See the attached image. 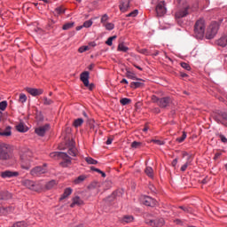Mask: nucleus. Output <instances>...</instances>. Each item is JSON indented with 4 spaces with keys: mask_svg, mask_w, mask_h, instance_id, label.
<instances>
[{
    "mask_svg": "<svg viewBox=\"0 0 227 227\" xmlns=\"http://www.w3.org/2000/svg\"><path fill=\"white\" fill-rule=\"evenodd\" d=\"M13 210L12 207H0V215H8Z\"/></svg>",
    "mask_w": 227,
    "mask_h": 227,
    "instance_id": "5701e85b",
    "label": "nucleus"
},
{
    "mask_svg": "<svg viewBox=\"0 0 227 227\" xmlns=\"http://www.w3.org/2000/svg\"><path fill=\"white\" fill-rule=\"evenodd\" d=\"M84 205V200L81 199L79 196H74L72 198V203L70 204V207L74 208V207H82Z\"/></svg>",
    "mask_w": 227,
    "mask_h": 227,
    "instance_id": "f8f14e48",
    "label": "nucleus"
},
{
    "mask_svg": "<svg viewBox=\"0 0 227 227\" xmlns=\"http://www.w3.org/2000/svg\"><path fill=\"white\" fill-rule=\"evenodd\" d=\"M55 15H61V13H65V11L61 7H57L54 12Z\"/></svg>",
    "mask_w": 227,
    "mask_h": 227,
    "instance_id": "3c124183",
    "label": "nucleus"
},
{
    "mask_svg": "<svg viewBox=\"0 0 227 227\" xmlns=\"http://www.w3.org/2000/svg\"><path fill=\"white\" fill-rule=\"evenodd\" d=\"M180 75H181V77H189V74L183 73V72L180 73Z\"/></svg>",
    "mask_w": 227,
    "mask_h": 227,
    "instance_id": "338daca9",
    "label": "nucleus"
},
{
    "mask_svg": "<svg viewBox=\"0 0 227 227\" xmlns=\"http://www.w3.org/2000/svg\"><path fill=\"white\" fill-rule=\"evenodd\" d=\"M85 160L87 163L89 164H92V165H96V164H98V161L91 157H87L85 158Z\"/></svg>",
    "mask_w": 227,
    "mask_h": 227,
    "instance_id": "58836bf2",
    "label": "nucleus"
},
{
    "mask_svg": "<svg viewBox=\"0 0 227 227\" xmlns=\"http://www.w3.org/2000/svg\"><path fill=\"white\" fill-rule=\"evenodd\" d=\"M218 114L223 120V121H227V112L218 111Z\"/></svg>",
    "mask_w": 227,
    "mask_h": 227,
    "instance_id": "37998d69",
    "label": "nucleus"
},
{
    "mask_svg": "<svg viewBox=\"0 0 227 227\" xmlns=\"http://www.w3.org/2000/svg\"><path fill=\"white\" fill-rule=\"evenodd\" d=\"M142 143L141 142H137V141H134L131 143V148H140L141 147Z\"/></svg>",
    "mask_w": 227,
    "mask_h": 227,
    "instance_id": "c03bdc74",
    "label": "nucleus"
},
{
    "mask_svg": "<svg viewBox=\"0 0 227 227\" xmlns=\"http://www.w3.org/2000/svg\"><path fill=\"white\" fill-rule=\"evenodd\" d=\"M86 178H88L86 175H81L76 179H74V184H75V185H79V184H82Z\"/></svg>",
    "mask_w": 227,
    "mask_h": 227,
    "instance_id": "a878e982",
    "label": "nucleus"
},
{
    "mask_svg": "<svg viewBox=\"0 0 227 227\" xmlns=\"http://www.w3.org/2000/svg\"><path fill=\"white\" fill-rule=\"evenodd\" d=\"M181 67L182 68H184V70H187L188 72L191 71V66L185 62H182Z\"/></svg>",
    "mask_w": 227,
    "mask_h": 227,
    "instance_id": "09e8293b",
    "label": "nucleus"
},
{
    "mask_svg": "<svg viewBox=\"0 0 227 227\" xmlns=\"http://www.w3.org/2000/svg\"><path fill=\"white\" fill-rule=\"evenodd\" d=\"M0 136H4L6 137L12 136V127L7 126L4 129V131H0Z\"/></svg>",
    "mask_w": 227,
    "mask_h": 227,
    "instance_id": "393cba45",
    "label": "nucleus"
},
{
    "mask_svg": "<svg viewBox=\"0 0 227 227\" xmlns=\"http://www.w3.org/2000/svg\"><path fill=\"white\" fill-rule=\"evenodd\" d=\"M151 143H155V145H158L159 146H162V145H164V142L161 140H156V139H153L151 140Z\"/></svg>",
    "mask_w": 227,
    "mask_h": 227,
    "instance_id": "5fc2aeb1",
    "label": "nucleus"
},
{
    "mask_svg": "<svg viewBox=\"0 0 227 227\" xmlns=\"http://www.w3.org/2000/svg\"><path fill=\"white\" fill-rule=\"evenodd\" d=\"M19 102L20 104H26V102H27V96H26V94L24 93H20L19 98Z\"/></svg>",
    "mask_w": 227,
    "mask_h": 227,
    "instance_id": "c9c22d12",
    "label": "nucleus"
},
{
    "mask_svg": "<svg viewBox=\"0 0 227 227\" xmlns=\"http://www.w3.org/2000/svg\"><path fill=\"white\" fill-rule=\"evenodd\" d=\"M207 29V25L205 24V20L200 19L195 22L193 33L194 36L199 39L202 40L205 36V30Z\"/></svg>",
    "mask_w": 227,
    "mask_h": 227,
    "instance_id": "7ed1b4c3",
    "label": "nucleus"
},
{
    "mask_svg": "<svg viewBox=\"0 0 227 227\" xmlns=\"http://www.w3.org/2000/svg\"><path fill=\"white\" fill-rule=\"evenodd\" d=\"M47 173V164H43V166H37L33 168L30 170V175L32 176H42V175H45Z\"/></svg>",
    "mask_w": 227,
    "mask_h": 227,
    "instance_id": "6e6552de",
    "label": "nucleus"
},
{
    "mask_svg": "<svg viewBox=\"0 0 227 227\" xmlns=\"http://www.w3.org/2000/svg\"><path fill=\"white\" fill-rule=\"evenodd\" d=\"M217 45L220 47H226L227 46V33L223 34L217 41Z\"/></svg>",
    "mask_w": 227,
    "mask_h": 227,
    "instance_id": "aec40b11",
    "label": "nucleus"
},
{
    "mask_svg": "<svg viewBox=\"0 0 227 227\" xmlns=\"http://www.w3.org/2000/svg\"><path fill=\"white\" fill-rule=\"evenodd\" d=\"M93 68H95V64H90V65L88 67V69H89V70H93Z\"/></svg>",
    "mask_w": 227,
    "mask_h": 227,
    "instance_id": "69168bd1",
    "label": "nucleus"
},
{
    "mask_svg": "<svg viewBox=\"0 0 227 227\" xmlns=\"http://www.w3.org/2000/svg\"><path fill=\"white\" fill-rule=\"evenodd\" d=\"M91 26H93V20H86L83 23L84 27H91Z\"/></svg>",
    "mask_w": 227,
    "mask_h": 227,
    "instance_id": "8fccbe9b",
    "label": "nucleus"
},
{
    "mask_svg": "<svg viewBox=\"0 0 227 227\" xmlns=\"http://www.w3.org/2000/svg\"><path fill=\"white\" fill-rule=\"evenodd\" d=\"M10 198V193L8 192H0V200H8Z\"/></svg>",
    "mask_w": 227,
    "mask_h": 227,
    "instance_id": "4c0bfd02",
    "label": "nucleus"
},
{
    "mask_svg": "<svg viewBox=\"0 0 227 227\" xmlns=\"http://www.w3.org/2000/svg\"><path fill=\"white\" fill-rule=\"evenodd\" d=\"M113 144V138L109 137L106 140V145H112Z\"/></svg>",
    "mask_w": 227,
    "mask_h": 227,
    "instance_id": "0e129e2a",
    "label": "nucleus"
},
{
    "mask_svg": "<svg viewBox=\"0 0 227 227\" xmlns=\"http://www.w3.org/2000/svg\"><path fill=\"white\" fill-rule=\"evenodd\" d=\"M50 129H51V124H45L43 126L36 128L35 129V134H37V136L43 137V136H45V132H47V130H50Z\"/></svg>",
    "mask_w": 227,
    "mask_h": 227,
    "instance_id": "9b49d317",
    "label": "nucleus"
},
{
    "mask_svg": "<svg viewBox=\"0 0 227 227\" xmlns=\"http://www.w3.org/2000/svg\"><path fill=\"white\" fill-rule=\"evenodd\" d=\"M6 107H8V102L7 101L0 102V111H5Z\"/></svg>",
    "mask_w": 227,
    "mask_h": 227,
    "instance_id": "79ce46f5",
    "label": "nucleus"
},
{
    "mask_svg": "<svg viewBox=\"0 0 227 227\" xmlns=\"http://www.w3.org/2000/svg\"><path fill=\"white\" fill-rule=\"evenodd\" d=\"M174 223H176L177 224H182V220H180V219H176V220L174 221Z\"/></svg>",
    "mask_w": 227,
    "mask_h": 227,
    "instance_id": "774afa93",
    "label": "nucleus"
},
{
    "mask_svg": "<svg viewBox=\"0 0 227 227\" xmlns=\"http://www.w3.org/2000/svg\"><path fill=\"white\" fill-rule=\"evenodd\" d=\"M171 164L173 168H176V165L178 164V158L174 159Z\"/></svg>",
    "mask_w": 227,
    "mask_h": 227,
    "instance_id": "13d9d810",
    "label": "nucleus"
},
{
    "mask_svg": "<svg viewBox=\"0 0 227 227\" xmlns=\"http://www.w3.org/2000/svg\"><path fill=\"white\" fill-rule=\"evenodd\" d=\"M140 54H145V56H148V50L147 49H141L138 51Z\"/></svg>",
    "mask_w": 227,
    "mask_h": 227,
    "instance_id": "4d7b16f0",
    "label": "nucleus"
},
{
    "mask_svg": "<svg viewBox=\"0 0 227 227\" xmlns=\"http://www.w3.org/2000/svg\"><path fill=\"white\" fill-rule=\"evenodd\" d=\"M139 11L137 9L127 14V17H137Z\"/></svg>",
    "mask_w": 227,
    "mask_h": 227,
    "instance_id": "49530a36",
    "label": "nucleus"
},
{
    "mask_svg": "<svg viewBox=\"0 0 227 227\" xmlns=\"http://www.w3.org/2000/svg\"><path fill=\"white\" fill-rule=\"evenodd\" d=\"M12 157V151L6 145H0L1 160H8Z\"/></svg>",
    "mask_w": 227,
    "mask_h": 227,
    "instance_id": "1a4fd4ad",
    "label": "nucleus"
},
{
    "mask_svg": "<svg viewBox=\"0 0 227 227\" xmlns=\"http://www.w3.org/2000/svg\"><path fill=\"white\" fill-rule=\"evenodd\" d=\"M16 130H18V132H27V127H25L24 123L20 122L16 126Z\"/></svg>",
    "mask_w": 227,
    "mask_h": 227,
    "instance_id": "c85d7f7f",
    "label": "nucleus"
},
{
    "mask_svg": "<svg viewBox=\"0 0 227 227\" xmlns=\"http://www.w3.org/2000/svg\"><path fill=\"white\" fill-rule=\"evenodd\" d=\"M117 51L120 52H127L129 51V47L125 46L123 43H120Z\"/></svg>",
    "mask_w": 227,
    "mask_h": 227,
    "instance_id": "7c9ffc66",
    "label": "nucleus"
},
{
    "mask_svg": "<svg viewBox=\"0 0 227 227\" xmlns=\"http://www.w3.org/2000/svg\"><path fill=\"white\" fill-rule=\"evenodd\" d=\"M151 100L153 104H156L160 109H168V107H171V104H173L171 97L159 98L156 95H153Z\"/></svg>",
    "mask_w": 227,
    "mask_h": 227,
    "instance_id": "f03ea898",
    "label": "nucleus"
},
{
    "mask_svg": "<svg viewBox=\"0 0 227 227\" xmlns=\"http://www.w3.org/2000/svg\"><path fill=\"white\" fill-rule=\"evenodd\" d=\"M106 20H109V16L107 14H104L101 17V24H106Z\"/></svg>",
    "mask_w": 227,
    "mask_h": 227,
    "instance_id": "864d4df0",
    "label": "nucleus"
},
{
    "mask_svg": "<svg viewBox=\"0 0 227 227\" xmlns=\"http://www.w3.org/2000/svg\"><path fill=\"white\" fill-rule=\"evenodd\" d=\"M116 38H118V36L116 35L109 37L106 42V45H109V47H111V45H113V40H116Z\"/></svg>",
    "mask_w": 227,
    "mask_h": 227,
    "instance_id": "a19ab883",
    "label": "nucleus"
},
{
    "mask_svg": "<svg viewBox=\"0 0 227 227\" xmlns=\"http://www.w3.org/2000/svg\"><path fill=\"white\" fill-rule=\"evenodd\" d=\"M220 157H221V153H216L215 154L214 160H217V159L220 158Z\"/></svg>",
    "mask_w": 227,
    "mask_h": 227,
    "instance_id": "e2e57ef3",
    "label": "nucleus"
},
{
    "mask_svg": "<svg viewBox=\"0 0 227 227\" xmlns=\"http://www.w3.org/2000/svg\"><path fill=\"white\" fill-rule=\"evenodd\" d=\"M143 203L145 207H155V205H157V200L150 196H145Z\"/></svg>",
    "mask_w": 227,
    "mask_h": 227,
    "instance_id": "ddd939ff",
    "label": "nucleus"
},
{
    "mask_svg": "<svg viewBox=\"0 0 227 227\" xmlns=\"http://www.w3.org/2000/svg\"><path fill=\"white\" fill-rule=\"evenodd\" d=\"M149 226H156V227H160L164 226L166 224V222L164 221V218H158L155 220H150L149 222H146Z\"/></svg>",
    "mask_w": 227,
    "mask_h": 227,
    "instance_id": "4468645a",
    "label": "nucleus"
},
{
    "mask_svg": "<svg viewBox=\"0 0 227 227\" xmlns=\"http://www.w3.org/2000/svg\"><path fill=\"white\" fill-rule=\"evenodd\" d=\"M1 176L2 178H13V176H19V172L5 170L4 172H1Z\"/></svg>",
    "mask_w": 227,
    "mask_h": 227,
    "instance_id": "f3484780",
    "label": "nucleus"
},
{
    "mask_svg": "<svg viewBox=\"0 0 227 227\" xmlns=\"http://www.w3.org/2000/svg\"><path fill=\"white\" fill-rule=\"evenodd\" d=\"M26 91H27V93H29V95H32V97H38V95H42V93H43V90H38V89H35V88H26Z\"/></svg>",
    "mask_w": 227,
    "mask_h": 227,
    "instance_id": "a211bd4d",
    "label": "nucleus"
},
{
    "mask_svg": "<svg viewBox=\"0 0 227 227\" xmlns=\"http://www.w3.org/2000/svg\"><path fill=\"white\" fill-rule=\"evenodd\" d=\"M153 113H154L155 114H159L160 113V108H159V107L153 108Z\"/></svg>",
    "mask_w": 227,
    "mask_h": 227,
    "instance_id": "052dcab7",
    "label": "nucleus"
},
{
    "mask_svg": "<svg viewBox=\"0 0 227 227\" xmlns=\"http://www.w3.org/2000/svg\"><path fill=\"white\" fill-rule=\"evenodd\" d=\"M219 31V23L213 21L207 31L206 38L207 40H212L217 35V32Z\"/></svg>",
    "mask_w": 227,
    "mask_h": 227,
    "instance_id": "39448f33",
    "label": "nucleus"
},
{
    "mask_svg": "<svg viewBox=\"0 0 227 227\" xmlns=\"http://www.w3.org/2000/svg\"><path fill=\"white\" fill-rule=\"evenodd\" d=\"M121 223H132L134 221V216L132 215H124L122 218H121Z\"/></svg>",
    "mask_w": 227,
    "mask_h": 227,
    "instance_id": "bb28decb",
    "label": "nucleus"
},
{
    "mask_svg": "<svg viewBox=\"0 0 227 227\" xmlns=\"http://www.w3.org/2000/svg\"><path fill=\"white\" fill-rule=\"evenodd\" d=\"M218 137L221 139L222 143H227V138L223 134H217Z\"/></svg>",
    "mask_w": 227,
    "mask_h": 227,
    "instance_id": "6e6d98bb",
    "label": "nucleus"
},
{
    "mask_svg": "<svg viewBox=\"0 0 227 227\" xmlns=\"http://www.w3.org/2000/svg\"><path fill=\"white\" fill-rule=\"evenodd\" d=\"M186 137H187V133H185V131H184L182 137H177L176 141H177V143H184V141H185Z\"/></svg>",
    "mask_w": 227,
    "mask_h": 227,
    "instance_id": "ea45409f",
    "label": "nucleus"
},
{
    "mask_svg": "<svg viewBox=\"0 0 227 227\" xmlns=\"http://www.w3.org/2000/svg\"><path fill=\"white\" fill-rule=\"evenodd\" d=\"M33 162V151L26 149L20 154V168L25 171L31 169V163Z\"/></svg>",
    "mask_w": 227,
    "mask_h": 227,
    "instance_id": "f257e3e1",
    "label": "nucleus"
},
{
    "mask_svg": "<svg viewBox=\"0 0 227 227\" xmlns=\"http://www.w3.org/2000/svg\"><path fill=\"white\" fill-rule=\"evenodd\" d=\"M90 169H91L92 171H96V173H102V170H100L99 168H95V167H91Z\"/></svg>",
    "mask_w": 227,
    "mask_h": 227,
    "instance_id": "680f3d73",
    "label": "nucleus"
},
{
    "mask_svg": "<svg viewBox=\"0 0 227 227\" xmlns=\"http://www.w3.org/2000/svg\"><path fill=\"white\" fill-rule=\"evenodd\" d=\"M52 159H62L64 161L60 162L62 168H68L72 164V158L67 153L55 152L50 154Z\"/></svg>",
    "mask_w": 227,
    "mask_h": 227,
    "instance_id": "20e7f679",
    "label": "nucleus"
},
{
    "mask_svg": "<svg viewBox=\"0 0 227 227\" xmlns=\"http://www.w3.org/2000/svg\"><path fill=\"white\" fill-rule=\"evenodd\" d=\"M51 104H54V101H52V99L43 98V105L44 106H51Z\"/></svg>",
    "mask_w": 227,
    "mask_h": 227,
    "instance_id": "de8ad7c7",
    "label": "nucleus"
},
{
    "mask_svg": "<svg viewBox=\"0 0 227 227\" xmlns=\"http://www.w3.org/2000/svg\"><path fill=\"white\" fill-rule=\"evenodd\" d=\"M187 15H189V7H184L176 12V19H184V17H187Z\"/></svg>",
    "mask_w": 227,
    "mask_h": 227,
    "instance_id": "dca6fc26",
    "label": "nucleus"
},
{
    "mask_svg": "<svg viewBox=\"0 0 227 227\" xmlns=\"http://www.w3.org/2000/svg\"><path fill=\"white\" fill-rule=\"evenodd\" d=\"M67 153L71 155V157H77V148L75 146H72L68 149Z\"/></svg>",
    "mask_w": 227,
    "mask_h": 227,
    "instance_id": "c756f323",
    "label": "nucleus"
},
{
    "mask_svg": "<svg viewBox=\"0 0 227 227\" xmlns=\"http://www.w3.org/2000/svg\"><path fill=\"white\" fill-rule=\"evenodd\" d=\"M145 173L149 176V178H153V168H152V167H146Z\"/></svg>",
    "mask_w": 227,
    "mask_h": 227,
    "instance_id": "2f4dec72",
    "label": "nucleus"
},
{
    "mask_svg": "<svg viewBox=\"0 0 227 227\" xmlns=\"http://www.w3.org/2000/svg\"><path fill=\"white\" fill-rule=\"evenodd\" d=\"M72 188L68 187V188H66L63 194L61 195L60 197V201H62V200H67V198H68V196H70V194H72Z\"/></svg>",
    "mask_w": 227,
    "mask_h": 227,
    "instance_id": "4be33fe9",
    "label": "nucleus"
},
{
    "mask_svg": "<svg viewBox=\"0 0 227 227\" xmlns=\"http://www.w3.org/2000/svg\"><path fill=\"white\" fill-rule=\"evenodd\" d=\"M137 81L138 82H132L130 83V88L136 90L137 88H143V86H145V80L137 78Z\"/></svg>",
    "mask_w": 227,
    "mask_h": 227,
    "instance_id": "6ab92c4d",
    "label": "nucleus"
},
{
    "mask_svg": "<svg viewBox=\"0 0 227 227\" xmlns=\"http://www.w3.org/2000/svg\"><path fill=\"white\" fill-rule=\"evenodd\" d=\"M82 123H84V120L82 118L75 119L73 122V127H74V129H78V127H81Z\"/></svg>",
    "mask_w": 227,
    "mask_h": 227,
    "instance_id": "cd10ccee",
    "label": "nucleus"
},
{
    "mask_svg": "<svg viewBox=\"0 0 227 227\" xmlns=\"http://www.w3.org/2000/svg\"><path fill=\"white\" fill-rule=\"evenodd\" d=\"M192 162V156L190 155L187 158V161L181 167L180 170L182 171V173L185 172L187 170V168H189V166H191V163Z\"/></svg>",
    "mask_w": 227,
    "mask_h": 227,
    "instance_id": "412c9836",
    "label": "nucleus"
},
{
    "mask_svg": "<svg viewBox=\"0 0 227 227\" xmlns=\"http://www.w3.org/2000/svg\"><path fill=\"white\" fill-rule=\"evenodd\" d=\"M126 77H128V79H131L132 81L137 80V76L136 75V74L129 70L126 71Z\"/></svg>",
    "mask_w": 227,
    "mask_h": 227,
    "instance_id": "473e14b6",
    "label": "nucleus"
},
{
    "mask_svg": "<svg viewBox=\"0 0 227 227\" xmlns=\"http://www.w3.org/2000/svg\"><path fill=\"white\" fill-rule=\"evenodd\" d=\"M80 80L82 81V82H83L85 88H88L90 90V91L93 90V88H95V84L90 83V72H82L80 74Z\"/></svg>",
    "mask_w": 227,
    "mask_h": 227,
    "instance_id": "0eeeda50",
    "label": "nucleus"
},
{
    "mask_svg": "<svg viewBox=\"0 0 227 227\" xmlns=\"http://www.w3.org/2000/svg\"><path fill=\"white\" fill-rule=\"evenodd\" d=\"M119 8L122 13H125V12H128L129 8H130V0H121Z\"/></svg>",
    "mask_w": 227,
    "mask_h": 227,
    "instance_id": "2eb2a0df",
    "label": "nucleus"
},
{
    "mask_svg": "<svg viewBox=\"0 0 227 227\" xmlns=\"http://www.w3.org/2000/svg\"><path fill=\"white\" fill-rule=\"evenodd\" d=\"M213 118L215 121H216L218 123H221L222 125H227L224 121L221 120V115L219 114V112H215L213 114Z\"/></svg>",
    "mask_w": 227,
    "mask_h": 227,
    "instance_id": "b1692460",
    "label": "nucleus"
},
{
    "mask_svg": "<svg viewBox=\"0 0 227 227\" xmlns=\"http://www.w3.org/2000/svg\"><path fill=\"white\" fill-rule=\"evenodd\" d=\"M86 51H90V46H82L78 49L80 53L86 52Z\"/></svg>",
    "mask_w": 227,
    "mask_h": 227,
    "instance_id": "603ef678",
    "label": "nucleus"
},
{
    "mask_svg": "<svg viewBox=\"0 0 227 227\" xmlns=\"http://www.w3.org/2000/svg\"><path fill=\"white\" fill-rule=\"evenodd\" d=\"M179 208H180L181 210H184V212H187V213L191 212V210L189 209V207H184V206H180Z\"/></svg>",
    "mask_w": 227,
    "mask_h": 227,
    "instance_id": "bf43d9fd",
    "label": "nucleus"
},
{
    "mask_svg": "<svg viewBox=\"0 0 227 227\" xmlns=\"http://www.w3.org/2000/svg\"><path fill=\"white\" fill-rule=\"evenodd\" d=\"M156 13L157 17H164L166 15L168 10L166 9V2L161 1L156 5Z\"/></svg>",
    "mask_w": 227,
    "mask_h": 227,
    "instance_id": "9d476101",
    "label": "nucleus"
},
{
    "mask_svg": "<svg viewBox=\"0 0 227 227\" xmlns=\"http://www.w3.org/2000/svg\"><path fill=\"white\" fill-rule=\"evenodd\" d=\"M56 185V180H51L49 181L46 184L45 187L48 191H51V189H53L54 186Z\"/></svg>",
    "mask_w": 227,
    "mask_h": 227,
    "instance_id": "f704fd0d",
    "label": "nucleus"
},
{
    "mask_svg": "<svg viewBox=\"0 0 227 227\" xmlns=\"http://www.w3.org/2000/svg\"><path fill=\"white\" fill-rule=\"evenodd\" d=\"M105 27L107 31H113V29H114V25L113 23H106Z\"/></svg>",
    "mask_w": 227,
    "mask_h": 227,
    "instance_id": "a18cd8bd",
    "label": "nucleus"
},
{
    "mask_svg": "<svg viewBox=\"0 0 227 227\" xmlns=\"http://www.w3.org/2000/svg\"><path fill=\"white\" fill-rule=\"evenodd\" d=\"M131 102H132V99L129 98H124L120 100V103L121 104V106H129V104H130Z\"/></svg>",
    "mask_w": 227,
    "mask_h": 227,
    "instance_id": "e433bc0d",
    "label": "nucleus"
},
{
    "mask_svg": "<svg viewBox=\"0 0 227 227\" xmlns=\"http://www.w3.org/2000/svg\"><path fill=\"white\" fill-rule=\"evenodd\" d=\"M21 184L24 185V187H27V189H29L30 191H35V192H40V190L42 189V185L29 179L23 180L21 182Z\"/></svg>",
    "mask_w": 227,
    "mask_h": 227,
    "instance_id": "423d86ee",
    "label": "nucleus"
},
{
    "mask_svg": "<svg viewBox=\"0 0 227 227\" xmlns=\"http://www.w3.org/2000/svg\"><path fill=\"white\" fill-rule=\"evenodd\" d=\"M74 24H75L74 22L66 23L63 25L62 29L64 31H68V29H72V27H74Z\"/></svg>",
    "mask_w": 227,
    "mask_h": 227,
    "instance_id": "72a5a7b5",
    "label": "nucleus"
}]
</instances>
